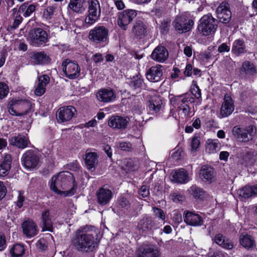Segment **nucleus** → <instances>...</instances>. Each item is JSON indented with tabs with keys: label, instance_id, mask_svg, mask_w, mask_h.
<instances>
[{
	"label": "nucleus",
	"instance_id": "obj_44",
	"mask_svg": "<svg viewBox=\"0 0 257 257\" xmlns=\"http://www.w3.org/2000/svg\"><path fill=\"white\" fill-rule=\"evenodd\" d=\"M36 9V7L34 4L29 5L28 2H25L20 7L18 13L23 14L25 18L29 17L35 11Z\"/></svg>",
	"mask_w": 257,
	"mask_h": 257
},
{
	"label": "nucleus",
	"instance_id": "obj_37",
	"mask_svg": "<svg viewBox=\"0 0 257 257\" xmlns=\"http://www.w3.org/2000/svg\"><path fill=\"white\" fill-rule=\"evenodd\" d=\"M241 74L244 73L248 76H253L257 73V70L254 64L249 61H245L239 69Z\"/></svg>",
	"mask_w": 257,
	"mask_h": 257
},
{
	"label": "nucleus",
	"instance_id": "obj_27",
	"mask_svg": "<svg viewBox=\"0 0 257 257\" xmlns=\"http://www.w3.org/2000/svg\"><path fill=\"white\" fill-rule=\"evenodd\" d=\"M23 232L27 237L31 238L36 235L38 233L37 226L32 220H27L22 224Z\"/></svg>",
	"mask_w": 257,
	"mask_h": 257
},
{
	"label": "nucleus",
	"instance_id": "obj_15",
	"mask_svg": "<svg viewBox=\"0 0 257 257\" xmlns=\"http://www.w3.org/2000/svg\"><path fill=\"white\" fill-rule=\"evenodd\" d=\"M253 131V125H249L247 129L235 126L232 128V134L237 139L243 142H247L252 139Z\"/></svg>",
	"mask_w": 257,
	"mask_h": 257
},
{
	"label": "nucleus",
	"instance_id": "obj_39",
	"mask_svg": "<svg viewBox=\"0 0 257 257\" xmlns=\"http://www.w3.org/2000/svg\"><path fill=\"white\" fill-rule=\"evenodd\" d=\"M239 196L244 199H248L250 197L257 195V184L250 186H245L239 190Z\"/></svg>",
	"mask_w": 257,
	"mask_h": 257
},
{
	"label": "nucleus",
	"instance_id": "obj_4",
	"mask_svg": "<svg viewBox=\"0 0 257 257\" xmlns=\"http://www.w3.org/2000/svg\"><path fill=\"white\" fill-rule=\"evenodd\" d=\"M88 38L96 47H104L109 42V30L105 26H96L90 30Z\"/></svg>",
	"mask_w": 257,
	"mask_h": 257
},
{
	"label": "nucleus",
	"instance_id": "obj_45",
	"mask_svg": "<svg viewBox=\"0 0 257 257\" xmlns=\"http://www.w3.org/2000/svg\"><path fill=\"white\" fill-rule=\"evenodd\" d=\"M189 194L197 200H203L205 196V192L204 190L196 185H192L188 189Z\"/></svg>",
	"mask_w": 257,
	"mask_h": 257
},
{
	"label": "nucleus",
	"instance_id": "obj_51",
	"mask_svg": "<svg viewBox=\"0 0 257 257\" xmlns=\"http://www.w3.org/2000/svg\"><path fill=\"white\" fill-rule=\"evenodd\" d=\"M200 145V138L199 136L195 135L191 141V151H196Z\"/></svg>",
	"mask_w": 257,
	"mask_h": 257
},
{
	"label": "nucleus",
	"instance_id": "obj_13",
	"mask_svg": "<svg viewBox=\"0 0 257 257\" xmlns=\"http://www.w3.org/2000/svg\"><path fill=\"white\" fill-rule=\"evenodd\" d=\"M194 23L192 19H189L184 16L177 17L173 21L175 29L179 33H186L190 31Z\"/></svg>",
	"mask_w": 257,
	"mask_h": 257
},
{
	"label": "nucleus",
	"instance_id": "obj_60",
	"mask_svg": "<svg viewBox=\"0 0 257 257\" xmlns=\"http://www.w3.org/2000/svg\"><path fill=\"white\" fill-rule=\"evenodd\" d=\"M230 50V43L227 45L225 43H222L218 47V51L220 53H223L225 52H228Z\"/></svg>",
	"mask_w": 257,
	"mask_h": 257
},
{
	"label": "nucleus",
	"instance_id": "obj_41",
	"mask_svg": "<svg viewBox=\"0 0 257 257\" xmlns=\"http://www.w3.org/2000/svg\"><path fill=\"white\" fill-rule=\"evenodd\" d=\"M42 222L43 223V230H47L52 232L53 230V224L50 216L49 209L44 210L41 214Z\"/></svg>",
	"mask_w": 257,
	"mask_h": 257
},
{
	"label": "nucleus",
	"instance_id": "obj_32",
	"mask_svg": "<svg viewBox=\"0 0 257 257\" xmlns=\"http://www.w3.org/2000/svg\"><path fill=\"white\" fill-rule=\"evenodd\" d=\"M162 104L163 102L160 97H153L148 101L147 110L151 114H157L160 111Z\"/></svg>",
	"mask_w": 257,
	"mask_h": 257
},
{
	"label": "nucleus",
	"instance_id": "obj_31",
	"mask_svg": "<svg viewBox=\"0 0 257 257\" xmlns=\"http://www.w3.org/2000/svg\"><path fill=\"white\" fill-rule=\"evenodd\" d=\"M247 52L245 41L241 38L234 41L231 48V53L238 57L246 53Z\"/></svg>",
	"mask_w": 257,
	"mask_h": 257
},
{
	"label": "nucleus",
	"instance_id": "obj_25",
	"mask_svg": "<svg viewBox=\"0 0 257 257\" xmlns=\"http://www.w3.org/2000/svg\"><path fill=\"white\" fill-rule=\"evenodd\" d=\"M97 203L101 206H104L110 202L112 198V192L108 189L100 188L96 192Z\"/></svg>",
	"mask_w": 257,
	"mask_h": 257
},
{
	"label": "nucleus",
	"instance_id": "obj_34",
	"mask_svg": "<svg viewBox=\"0 0 257 257\" xmlns=\"http://www.w3.org/2000/svg\"><path fill=\"white\" fill-rule=\"evenodd\" d=\"M128 120L122 116H112L108 121L109 126L113 128L124 129L126 127Z\"/></svg>",
	"mask_w": 257,
	"mask_h": 257
},
{
	"label": "nucleus",
	"instance_id": "obj_50",
	"mask_svg": "<svg viewBox=\"0 0 257 257\" xmlns=\"http://www.w3.org/2000/svg\"><path fill=\"white\" fill-rule=\"evenodd\" d=\"M117 148L120 151L125 152H131L133 150L132 144L130 142H119Z\"/></svg>",
	"mask_w": 257,
	"mask_h": 257
},
{
	"label": "nucleus",
	"instance_id": "obj_48",
	"mask_svg": "<svg viewBox=\"0 0 257 257\" xmlns=\"http://www.w3.org/2000/svg\"><path fill=\"white\" fill-rule=\"evenodd\" d=\"M170 27V21L168 20H163L161 22L160 26V33L162 35H166L169 32Z\"/></svg>",
	"mask_w": 257,
	"mask_h": 257
},
{
	"label": "nucleus",
	"instance_id": "obj_18",
	"mask_svg": "<svg viewBox=\"0 0 257 257\" xmlns=\"http://www.w3.org/2000/svg\"><path fill=\"white\" fill-rule=\"evenodd\" d=\"M116 94L115 91L110 87L100 89L96 94L97 99L103 103H109L114 101Z\"/></svg>",
	"mask_w": 257,
	"mask_h": 257
},
{
	"label": "nucleus",
	"instance_id": "obj_7",
	"mask_svg": "<svg viewBox=\"0 0 257 257\" xmlns=\"http://www.w3.org/2000/svg\"><path fill=\"white\" fill-rule=\"evenodd\" d=\"M21 163L24 167L27 170L37 169L40 166V158L35 151L29 150L23 154Z\"/></svg>",
	"mask_w": 257,
	"mask_h": 257
},
{
	"label": "nucleus",
	"instance_id": "obj_21",
	"mask_svg": "<svg viewBox=\"0 0 257 257\" xmlns=\"http://www.w3.org/2000/svg\"><path fill=\"white\" fill-rule=\"evenodd\" d=\"M162 66L157 64L150 67L146 72V78L150 82H157L163 78Z\"/></svg>",
	"mask_w": 257,
	"mask_h": 257
},
{
	"label": "nucleus",
	"instance_id": "obj_38",
	"mask_svg": "<svg viewBox=\"0 0 257 257\" xmlns=\"http://www.w3.org/2000/svg\"><path fill=\"white\" fill-rule=\"evenodd\" d=\"M240 244L247 249H252L256 246L254 238L247 233L241 234L239 238Z\"/></svg>",
	"mask_w": 257,
	"mask_h": 257
},
{
	"label": "nucleus",
	"instance_id": "obj_9",
	"mask_svg": "<svg viewBox=\"0 0 257 257\" xmlns=\"http://www.w3.org/2000/svg\"><path fill=\"white\" fill-rule=\"evenodd\" d=\"M62 66L63 71L67 78L74 79L79 76L80 68L76 61L68 58L66 59L63 61Z\"/></svg>",
	"mask_w": 257,
	"mask_h": 257
},
{
	"label": "nucleus",
	"instance_id": "obj_8",
	"mask_svg": "<svg viewBox=\"0 0 257 257\" xmlns=\"http://www.w3.org/2000/svg\"><path fill=\"white\" fill-rule=\"evenodd\" d=\"M88 14L85 18V23L89 25H93L99 19L101 9L98 0H88Z\"/></svg>",
	"mask_w": 257,
	"mask_h": 257
},
{
	"label": "nucleus",
	"instance_id": "obj_64",
	"mask_svg": "<svg viewBox=\"0 0 257 257\" xmlns=\"http://www.w3.org/2000/svg\"><path fill=\"white\" fill-rule=\"evenodd\" d=\"M183 153V151L182 150L178 149L172 154L171 157L176 161L180 160L181 159Z\"/></svg>",
	"mask_w": 257,
	"mask_h": 257
},
{
	"label": "nucleus",
	"instance_id": "obj_52",
	"mask_svg": "<svg viewBox=\"0 0 257 257\" xmlns=\"http://www.w3.org/2000/svg\"><path fill=\"white\" fill-rule=\"evenodd\" d=\"M8 86L3 82H0V99L6 97L9 93Z\"/></svg>",
	"mask_w": 257,
	"mask_h": 257
},
{
	"label": "nucleus",
	"instance_id": "obj_30",
	"mask_svg": "<svg viewBox=\"0 0 257 257\" xmlns=\"http://www.w3.org/2000/svg\"><path fill=\"white\" fill-rule=\"evenodd\" d=\"M12 157L9 154H5L0 163V176H7L11 169Z\"/></svg>",
	"mask_w": 257,
	"mask_h": 257
},
{
	"label": "nucleus",
	"instance_id": "obj_1",
	"mask_svg": "<svg viewBox=\"0 0 257 257\" xmlns=\"http://www.w3.org/2000/svg\"><path fill=\"white\" fill-rule=\"evenodd\" d=\"M90 228H94V226L86 225L80 227L71 239V245L76 251L88 253L93 251L98 247L97 238L87 232Z\"/></svg>",
	"mask_w": 257,
	"mask_h": 257
},
{
	"label": "nucleus",
	"instance_id": "obj_20",
	"mask_svg": "<svg viewBox=\"0 0 257 257\" xmlns=\"http://www.w3.org/2000/svg\"><path fill=\"white\" fill-rule=\"evenodd\" d=\"M76 112V108L72 105L60 107L57 111L58 121L62 123L71 120Z\"/></svg>",
	"mask_w": 257,
	"mask_h": 257
},
{
	"label": "nucleus",
	"instance_id": "obj_62",
	"mask_svg": "<svg viewBox=\"0 0 257 257\" xmlns=\"http://www.w3.org/2000/svg\"><path fill=\"white\" fill-rule=\"evenodd\" d=\"M46 91V87L38 84L35 90V93L37 96H41L43 95Z\"/></svg>",
	"mask_w": 257,
	"mask_h": 257
},
{
	"label": "nucleus",
	"instance_id": "obj_56",
	"mask_svg": "<svg viewBox=\"0 0 257 257\" xmlns=\"http://www.w3.org/2000/svg\"><path fill=\"white\" fill-rule=\"evenodd\" d=\"M23 20V18L21 16V14L18 13L15 17L13 24L11 27V29L14 30L17 29L22 22Z\"/></svg>",
	"mask_w": 257,
	"mask_h": 257
},
{
	"label": "nucleus",
	"instance_id": "obj_53",
	"mask_svg": "<svg viewBox=\"0 0 257 257\" xmlns=\"http://www.w3.org/2000/svg\"><path fill=\"white\" fill-rule=\"evenodd\" d=\"M38 84L46 87V85L50 82V77L47 74H43L38 78Z\"/></svg>",
	"mask_w": 257,
	"mask_h": 257
},
{
	"label": "nucleus",
	"instance_id": "obj_3",
	"mask_svg": "<svg viewBox=\"0 0 257 257\" xmlns=\"http://www.w3.org/2000/svg\"><path fill=\"white\" fill-rule=\"evenodd\" d=\"M27 41L29 44L35 47L44 46L49 41L47 32L38 25H33L27 34Z\"/></svg>",
	"mask_w": 257,
	"mask_h": 257
},
{
	"label": "nucleus",
	"instance_id": "obj_2",
	"mask_svg": "<svg viewBox=\"0 0 257 257\" xmlns=\"http://www.w3.org/2000/svg\"><path fill=\"white\" fill-rule=\"evenodd\" d=\"M77 187L74 176L69 171L61 172L57 176L52 177L50 184L51 190L58 194H64L65 196H73Z\"/></svg>",
	"mask_w": 257,
	"mask_h": 257
},
{
	"label": "nucleus",
	"instance_id": "obj_16",
	"mask_svg": "<svg viewBox=\"0 0 257 257\" xmlns=\"http://www.w3.org/2000/svg\"><path fill=\"white\" fill-rule=\"evenodd\" d=\"M160 251L159 247L152 244H145L141 246L137 253V257H159Z\"/></svg>",
	"mask_w": 257,
	"mask_h": 257
},
{
	"label": "nucleus",
	"instance_id": "obj_24",
	"mask_svg": "<svg viewBox=\"0 0 257 257\" xmlns=\"http://www.w3.org/2000/svg\"><path fill=\"white\" fill-rule=\"evenodd\" d=\"M9 145L15 146L19 149H24L28 147L29 142L27 134H19L17 136H14L9 139Z\"/></svg>",
	"mask_w": 257,
	"mask_h": 257
},
{
	"label": "nucleus",
	"instance_id": "obj_36",
	"mask_svg": "<svg viewBox=\"0 0 257 257\" xmlns=\"http://www.w3.org/2000/svg\"><path fill=\"white\" fill-rule=\"evenodd\" d=\"M173 180L177 183L185 184L189 181V176L187 171L184 168L176 170L172 174Z\"/></svg>",
	"mask_w": 257,
	"mask_h": 257
},
{
	"label": "nucleus",
	"instance_id": "obj_19",
	"mask_svg": "<svg viewBox=\"0 0 257 257\" xmlns=\"http://www.w3.org/2000/svg\"><path fill=\"white\" fill-rule=\"evenodd\" d=\"M184 222L191 226H200L203 224V218L194 211L186 210L183 213Z\"/></svg>",
	"mask_w": 257,
	"mask_h": 257
},
{
	"label": "nucleus",
	"instance_id": "obj_63",
	"mask_svg": "<svg viewBox=\"0 0 257 257\" xmlns=\"http://www.w3.org/2000/svg\"><path fill=\"white\" fill-rule=\"evenodd\" d=\"M7 189L3 182L0 181V201L6 195Z\"/></svg>",
	"mask_w": 257,
	"mask_h": 257
},
{
	"label": "nucleus",
	"instance_id": "obj_47",
	"mask_svg": "<svg viewBox=\"0 0 257 257\" xmlns=\"http://www.w3.org/2000/svg\"><path fill=\"white\" fill-rule=\"evenodd\" d=\"M190 91L192 96H194V97H195L197 99H199L201 97V89L199 88L197 81L195 80L192 81V84L191 86Z\"/></svg>",
	"mask_w": 257,
	"mask_h": 257
},
{
	"label": "nucleus",
	"instance_id": "obj_10",
	"mask_svg": "<svg viewBox=\"0 0 257 257\" xmlns=\"http://www.w3.org/2000/svg\"><path fill=\"white\" fill-rule=\"evenodd\" d=\"M137 11L133 9H126L119 13L117 19V24L120 29L126 31L128 25L137 16Z\"/></svg>",
	"mask_w": 257,
	"mask_h": 257
},
{
	"label": "nucleus",
	"instance_id": "obj_54",
	"mask_svg": "<svg viewBox=\"0 0 257 257\" xmlns=\"http://www.w3.org/2000/svg\"><path fill=\"white\" fill-rule=\"evenodd\" d=\"M36 245L37 248L40 251H44L48 248L47 241L44 239H40L38 240V241L36 243Z\"/></svg>",
	"mask_w": 257,
	"mask_h": 257
},
{
	"label": "nucleus",
	"instance_id": "obj_28",
	"mask_svg": "<svg viewBox=\"0 0 257 257\" xmlns=\"http://www.w3.org/2000/svg\"><path fill=\"white\" fill-rule=\"evenodd\" d=\"M199 176L204 182L211 183L215 177L214 168L209 165H203L200 170Z\"/></svg>",
	"mask_w": 257,
	"mask_h": 257
},
{
	"label": "nucleus",
	"instance_id": "obj_55",
	"mask_svg": "<svg viewBox=\"0 0 257 257\" xmlns=\"http://www.w3.org/2000/svg\"><path fill=\"white\" fill-rule=\"evenodd\" d=\"M55 7L54 6H49L46 9H44L43 12L44 17L47 19H50L52 18L54 14V11Z\"/></svg>",
	"mask_w": 257,
	"mask_h": 257
},
{
	"label": "nucleus",
	"instance_id": "obj_22",
	"mask_svg": "<svg viewBox=\"0 0 257 257\" xmlns=\"http://www.w3.org/2000/svg\"><path fill=\"white\" fill-rule=\"evenodd\" d=\"M169 57V52L166 48L159 45L153 51L151 57L158 62L164 63Z\"/></svg>",
	"mask_w": 257,
	"mask_h": 257
},
{
	"label": "nucleus",
	"instance_id": "obj_26",
	"mask_svg": "<svg viewBox=\"0 0 257 257\" xmlns=\"http://www.w3.org/2000/svg\"><path fill=\"white\" fill-rule=\"evenodd\" d=\"M234 102L230 96L225 95L220 108V114L223 117L230 115L234 110Z\"/></svg>",
	"mask_w": 257,
	"mask_h": 257
},
{
	"label": "nucleus",
	"instance_id": "obj_57",
	"mask_svg": "<svg viewBox=\"0 0 257 257\" xmlns=\"http://www.w3.org/2000/svg\"><path fill=\"white\" fill-rule=\"evenodd\" d=\"M119 206L125 210H128L131 206V204L127 198L121 197L119 200Z\"/></svg>",
	"mask_w": 257,
	"mask_h": 257
},
{
	"label": "nucleus",
	"instance_id": "obj_11",
	"mask_svg": "<svg viewBox=\"0 0 257 257\" xmlns=\"http://www.w3.org/2000/svg\"><path fill=\"white\" fill-rule=\"evenodd\" d=\"M148 26L146 23L140 18L137 19L132 29V33L134 40L138 41L144 39L147 35Z\"/></svg>",
	"mask_w": 257,
	"mask_h": 257
},
{
	"label": "nucleus",
	"instance_id": "obj_40",
	"mask_svg": "<svg viewBox=\"0 0 257 257\" xmlns=\"http://www.w3.org/2000/svg\"><path fill=\"white\" fill-rule=\"evenodd\" d=\"M184 76H180V79L185 80L186 77H193V76H201V70L195 68L190 63H187L183 71Z\"/></svg>",
	"mask_w": 257,
	"mask_h": 257
},
{
	"label": "nucleus",
	"instance_id": "obj_6",
	"mask_svg": "<svg viewBox=\"0 0 257 257\" xmlns=\"http://www.w3.org/2000/svg\"><path fill=\"white\" fill-rule=\"evenodd\" d=\"M32 109V103L26 99H12L8 104V109L12 115L21 116L28 114Z\"/></svg>",
	"mask_w": 257,
	"mask_h": 257
},
{
	"label": "nucleus",
	"instance_id": "obj_12",
	"mask_svg": "<svg viewBox=\"0 0 257 257\" xmlns=\"http://www.w3.org/2000/svg\"><path fill=\"white\" fill-rule=\"evenodd\" d=\"M159 228V223L153 220L152 218L148 215L143 216L138 222L137 229L143 233H147L148 231Z\"/></svg>",
	"mask_w": 257,
	"mask_h": 257
},
{
	"label": "nucleus",
	"instance_id": "obj_61",
	"mask_svg": "<svg viewBox=\"0 0 257 257\" xmlns=\"http://www.w3.org/2000/svg\"><path fill=\"white\" fill-rule=\"evenodd\" d=\"M67 168L68 169L76 171L80 168V166L77 161H74L67 165Z\"/></svg>",
	"mask_w": 257,
	"mask_h": 257
},
{
	"label": "nucleus",
	"instance_id": "obj_42",
	"mask_svg": "<svg viewBox=\"0 0 257 257\" xmlns=\"http://www.w3.org/2000/svg\"><path fill=\"white\" fill-rule=\"evenodd\" d=\"M27 246L23 243H15L10 248L11 257H22L25 253Z\"/></svg>",
	"mask_w": 257,
	"mask_h": 257
},
{
	"label": "nucleus",
	"instance_id": "obj_17",
	"mask_svg": "<svg viewBox=\"0 0 257 257\" xmlns=\"http://www.w3.org/2000/svg\"><path fill=\"white\" fill-rule=\"evenodd\" d=\"M171 104L175 107L192 104L195 102V98L191 94L186 93L181 95L174 96L170 99Z\"/></svg>",
	"mask_w": 257,
	"mask_h": 257
},
{
	"label": "nucleus",
	"instance_id": "obj_33",
	"mask_svg": "<svg viewBox=\"0 0 257 257\" xmlns=\"http://www.w3.org/2000/svg\"><path fill=\"white\" fill-rule=\"evenodd\" d=\"M213 240L215 243L225 249H231L234 246L232 240L221 233L216 234Z\"/></svg>",
	"mask_w": 257,
	"mask_h": 257
},
{
	"label": "nucleus",
	"instance_id": "obj_59",
	"mask_svg": "<svg viewBox=\"0 0 257 257\" xmlns=\"http://www.w3.org/2000/svg\"><path fill=\"white\" fill-rule=\"evenodd\" d=\"M154 212L155 214V215L162 219V220H165V215L164 213V211L162 209H161L160 208L154 207L153 208Z\"/></svg>",
	"mask_w": 257,
	"mask_h": 257
},
{
	"label": "nucleus",
	"instance_id": "obj_58",
	"mask_svg": "<svg viewBox=\"0 0 257 257\" xmlns=\"http://www.w3.org/2000/svg\"><path fill=\"white\" fill-rule=\"evenodd\" d=\"M139 194L143 198L147 197L150 194L149 188L146 185H143L139 190Z\"/></svg>",
	"mask_w": 257,
	"mask_h": 257
},
{
	"label": "nucleus",
	"instance_id": "obj_23",
	"mask_svg": "<svg viewBox=\"0 0 257 257\" xmlns=\"http://www.w3.org/2000/svg\"><path fill=\"white\" fill-rule=\"evenodd\" d=\"M98 155L97 153L92 152L89 149L86 150L83 156L85 165L89 170H94L98 164Z\"/></svg>",
	"mask_w": 257,
	"mask_h": 257
},
{
	"label": "nucleus",
	"instance_id": "obj_35",
	"mask_svg": "<svg viewBox=\"0 0 257 257\" xmlns=\"http://www.w3.org/2000/svg\"><path fill=\"white\" fill-rule=\"evenodd\" d=\"M130 87L134 90H141L145 89L146 85L144 82V79L140 73L131 78L128 83Z\"/></svg>",
	"mask_w": 257,
	"mask_h": 257
},
{
	"label": "nucleus",
	"instance_id": "obj_29",
	"mask_svg": "<svg viewBox=\"0 0 257 257\" xmlns=\"http://www.w3.org/2000/svg\"><path fill=\"white\" fill-rule=\"evenodd\" d=\"M30 58L32 62L37 65L48 64L51 61L50 56L44 51L34 52Z\"/></svg>",
	"mask_w": 257,
	"mask_h": 257
},
{
	"label": "nucleus",
	"instance_id": "obj_14",
	"mask_svg": "<svg viewBox=\"0 0 257 257\" xmlns=\"http://www.w3.org/2000/svg\"><path fill=\"white\" fill-rule=\"evenodd\" d=\"M216 13L218 22H220L224 24H227L230 22L231 18V12L227 2H222L216 9Z\"/></svg>",
	"mask_w": 257,
	"mask_h": 257
},
{
	"label": "nucleus",
	"instance_id": "obj_43",
	"mask_svg": "<svg viewBox=\"0 0 257 257\" xmlns=\"http://www.w3.org/2000/svg\"><path fill=\"white\" fill-rule=\"evenodd\" d=\"M69 8L76 13H82L87 7V0H70Z\"/></svg>",
	"mask_w": 257,
	"mask_h": 257
},
{
	"label": "nucleus",
	"instance_id": "obj_49",
	"mask_svg": "<svg viewBox=\"0 0 257 257\" xmlns=\"http://www.w3.org/2000/svg\"><path fill=\"white\" fill-rule=\"evenodd\" d=\"M26 200V197L24 196V191H19L17 200L14 202L15 208L21 209L24 205V203Z\"/></svg>",
	"mask_w": 257,
	"mask_h": 257
},
{
	"label": "nucleus",
	"instance_id": "obj_5",
	"mask_svg": "<svg viewBox=\"0 0 257 257\" xmlns=\"http://www.w3.org/2000/svg\"><path fill=\"white\" fill-rule=\"evenodd\" d=\"M218 21L210 13L203 15L199 20L197 29L202 36L213 35L218 28Z\"/></svg>",
	"mask_w": 257,
	"mask_h": 257
},
{
	"label": "nucleus",
	"instance_id": "obj_46",
	"mask_svg": "<svg viewBox=\"0 0 257 257\" xmlns=\"http://www.w3.org/2000/svg\"><path fill=\"white\" fill-rule=\"evenodd\" d=\"M218 141L216 140L208 139L206 144V151L209 153H213L216 152L218 148Z\"/></svg>",
	"mask_w": 257,
	"mask_h": 257
}]
</instances>
